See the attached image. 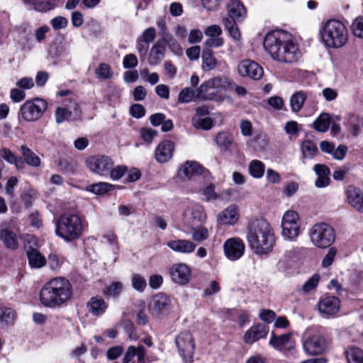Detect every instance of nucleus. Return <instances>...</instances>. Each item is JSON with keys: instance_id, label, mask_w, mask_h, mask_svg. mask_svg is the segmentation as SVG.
<instances>
[{"instance_id": "nucleus-1", "label": "nucleus", "mask_w": 363, "mask_h": 363, "mask_svg": "<svg viewBox=\"0 0 363 363\" xmlns=\"http://www.w3.org/2000/svg\"><path fill=\"white\" fill-rule=\"evenodd\" d=\"M264 47L274 60L281 62L292 63L300 57L292 35L284 30L268 33L264 38Z\"/></svg>"}, {"instance_id": "nucleus-2", "label": "nucleus", "mask_w": 363, "mask_h": 363, "mask_svg": "<svg viewBox=\"0 0 363 363\" xmlns=\"http://www.w3.org/2000/svg\"><path fill=\"white\" fill-rule=\"evenodd\" d=\"M247 240L252 252L258 255L268 254L275 242L269 223L264 219H255L249 222Z\"/></svg>"}, {"instance_id": "nucleus-3", "label": "nucleus", "mask_w": 363, "mask_h": 363, "mask_svg": "<svg viewBox=\"0 0 363 363\" xmlns=\"http://www.w3.org/2000/svg\"><path fill=\"white\" fill-rule=\"evenodd\" d=\"M72 296L73 287L70 281L64 277H57L43 286L40 300L45 306L55 308L69 301Z\"/></svg>"}, {"instance_id": "nucleus-4", "label": "nucleus", "mask_w": 363, "mask_h": 363, "mask_svg": "<svg viewBox=\"0 0 363 363\" xmlns=\"http://www.w3.org/2000/svg\"><path fill=\"white\" fill-rule=\"evenodd\" d=\"M320 33L322 40L328 48H340L348 41V30L344 23L338 20L326 21Z\"/></svg>"}, {"instance_id": "nucleus-5", "label": "nucleus", "mask_w": 363, "mask_h": 363, "mask_svg": "<svg viewBox=\"0 0 363 363\" xmlns=\"http://www.w3.org/2000/svg\"><path fill=\"white\" fill-rule=\"evenodd\" d=\"M83 233V225L79 216L65 213L56 222V235L67 242L79 239Z\"/></svg>"}, {"instance_id": "nucleus-6", "label": "nucleus", "mask_w": 363, "mask_h": 363, "mask_svg": "<svg viewBox=\"0 0 363 363\" xmlns=\"http://www.w3.org/2000/svg\"><path fill=\"white\" fill-rule=\"evenodd\" d=\"M302 344L308 354L319 355L328 349L329 342L321 333L309 328L303 335Z\"/></svg>"}, {"instance_id": "nucleus-7", "label": "nucleus", "mask_w": 363, "mask_h": 363, "mask_svg": "<svg viewBox=\"0 0 363 363\" xmlns=\"http://www.w3.org/2000/svg\"><path fill=\"white\" fill-rule=\"evenodd\" d=\"M311 242L319 248H327L335 241L334 229L325 223H319L313 225L309 232Z\"/></svg>"}, {"instance_id": "nucleus-8", "label": "nucleus", "mask_w": 363, "mask_h": 363, "mask_svg": "<svg viewBox=\"0 0 363 363\" xmlns=\"http://www.w3.org/2000/svg\"><path fill=\"white\" fill-rule=\"evenodd\" d=\"M48 107L47 102L40 98L26 101L20 108L19 114L26 121L33 122L42 117Z\"/></svg>"}, {"instance_id": "nucleus-9", "label": "nucleus", "mask_w": 363, "mask_h": 363, "mask_svg": "<svg viewBox=\"0 0 363 363\" xmlns=\"http://www.w3.org/2000/svg\"><path fill=\"white\" fill-rule=\"evenodd\" d=\"M206 218L204 208L200 204L194 203L184 211L182 223L188 229H194L202 225Z\"/></svg>"}, {"instance_id": "nucleus-10", "label": "nucleus", "mask_w": 363, "mask_h": 363, "mask_svg": "<svg viewBox=\"0 0 363 363\" xmlns=\"http://www.w3.org/2000/svg\"><path fill=\"white\" fill-rule=\"evenodd\" d=\"M227 84L226 78L215 77L202 83L196 89V98L203 100H213Z\"/></svg>"}, {"instance_id": "nucleus-11", "label": "nucleus", "mask_w": 363, "mask_h": 363, "mask_svg": "<svg viewBox=\"0 0 363 363\" xmlns=\"http://www.w3.org/2000/svg\"><path fill=\"white\" fill-rule=\"evenodd\" d=\"M175 344L183 361L185 363H192L196 345L191 334L186 331L180 333L175 337Z\"/></svg>"}, {"instance_id": "nucleus-12", "label": "nucleus", "mask_w": 363, "mask_h": 363, "mask_svg": "<svg viewBox=\"0 0 363 363\" xmlns=\"http://www.w3.org/2000/svg\"><path fill=\"white\" fill-rule=\"evenodd\" d=\"M282 235L288 240H295L300 234L298 214L294 211H286L282 218Z\"/></svg>"}, {"instance_id": "nucleus-13", "label": "nucleus", "mask_w": 363, "mask_h": 363, "mask_svg": "<svg viewBox=\"0 0 363 363\" xmlns=\"http://www.w3.org/2000/svg\"><path fill=\"white\" fill-rule=\"evenodd\" d=\"M85 163L91 172L101 176H108L113 167L112 159L101 155L89 157Z\"/></svg>"}, {"instance_id": "nucleus-14", "label": "nucleus", "mask_w": 363, "mask_h": 363, "mask_svg": "<svg viewBox=\"0 0 363 363\" xmlns=\"http://www.w3.org/2000/svg\"><path fill=\"white\" fill-rule=\"evenodd\" d=\"M170 302V298L167 295L163 293H158L153 296L152 302L150 303L149 309L152 315L160 317L168 313Z\"/></svg>"}, {"instance_id": "nucleus-15", "label": "nucleus", "mask_w": 363, "mask_h": 363, "mask_svg": "<svg viewBox=\"0 0 363 363\" xmlns=\"http://www.w3.org/2000/svg\"><path fill=\"white\" fill-rule=\"evenodd\" d=\"M225 256L230 260L240 259L244 254L245 245L239 238L228 239L223 245Z\"/></svg>"}, {"instance_id": "nucleus-16", "label": "nucleus", "mask_w": 363, "mask_h": 363, "mask_svg": "<svg viewBox=\"0 0 363 363\" xmlns=\"http://www.w3.org/2000/svg\"><path fill=\"white\" fill-rule=\"evenodd\" d=\"M172 280L180 285L186 284L191 278V270L189 266L184 263L174 264L170 268Z\"/></svg>"}, {"instance_id": "nucleus-17", "label": "nucleus", "mask_w": 363, "mask_h": 363, "mask_svg": "<svg viewBox=\"0 0 363 363\" xmlns=\"http://www.w3.org/2000/svg\"><path fill=\"white\" fill-rule=\"evenodd\" d=\"M238 71L242 77H249L252 79L258 80L263 75L262 68L255 62L245 60L238 66Z\"/></svg>"}, {"instance_id": "nucleus-18", "label": "nucleus", "mask_w": 363, "mask_h": 363, "mask_svg": "<svg viewBox=\"0 0 363 363\" xmlns=\"http://www.w3.org/2000/svg\"><path fill=\"white\" fill-rule=\"evenodd\" d=\"M340 299L334 296H328L321 298L318 303V311L326 316H333L340 310Z\"/></svg>"}, {"instance_id": "nucleus-19", "label": "nucleus", "mask_w": 363, "mask_h": 363, "mask_svg": "<svg viewBox=\"0 0 363 363\" xmlns=\"http://www.w3.org/2000/svg\"><path fill=\"white\" fill-rule=\"evenodd\" d=\"M81 114L79 106L77 103L70 101L66 107H57L55 111V121L57 123H61L65 120H68L72 115L73 118L79 117Z\"/></svg>"}, {"instance_id": "nucleus-20", "label": "nucleus", "mask_w": 363, "mask_h": 363, "mask_svg": "<svg viewBox=\"0 0 363 363\" xmlns=\"http://www.w3.org/2000/svg\"><path fill=\"white\" fill-rule=\"evenodd\" d=\"M167 43L166 38H161L152 47L148 56V63L150 65H157L164 59Z\"/></svg>"}, {"instance_id": "nucleus-21", "label": "nucleus", "mask_w": 363, "mask_h": 363, "mask_svg": "<svg viewBox=\"0 0 363 363\" xmlns=\"http://www.w3.org/2000/svg\"><path fill=\"white\" fill-rule=\"evenodd\" d=\"M348 203L359 213H363V191L358 187L350 185L346 189Z\"/></svg>"}, {"instance_id": "nucleus-22", "label": "nucleus", "mask_w": 363, "mask_h": 363, "mask_svg": "<svg viewBox=\"0 0 363 363\" xmlns=\"http://www.w3.org/2000/svg\"><path fill=\"white\" fill-rule=\"evenodd\" d=\"M174 145L171 140H164L160 143L155 151V160L160 163L169 161L173 155Z\"/></svg>"}, {"instance_id": "nucleus-23", "label": "nucleus", "mask_w": 363, "mask_h": 363, "mask_svg": "<svg viewBox=\"0 0 363 363\" xmlns=\"http://www.w3.org/2000/svg\"><path fill=\"white\" fill-rule=\"evenodd\" d=\"M269 327L264 324H257L252 326L245 334L244 340L247 344H252L261 338L266 337Z\"/></svg>"}, {"instance_id": "nucleus-24", "label": "nucleus", "mask_w": 363, "mask_h": 363, "mask_svg": "<svg viewBox=\"0 0 363 363\" xmlns=\"http://www.w3.org/2000/svg\"><path fill=\"white\" fill-rule=\"evenodd\" d=\"M269 344L276 350H290L294 347V342L291 339V333H286L281 335H277L272 333Z\"/></svg>"}, {"instance_id": "nucleus-25", "label": "nucleus", "mask_w": 363, "mask_h": 363, "mask_svg": "<svg viewBox=\"0 0 363 363\" xmlns=\"http://www.w3.org/2000/svg\"><path fill=\"white\" fill-rule=\"evenodd\" d=\"M167 245L172 250L182 253L189 254L193 252L196 249V244L189 240L177 239L167 242Z\"/></svg>"}, {"instance_id": "nucleus-26", "label": "nucleus", "mask_w": 363, "mask_h": 363, "mask_svg": "<svg viewBox=\"0 0 363 363\" xmlns=\"http://www.w3.org/2000/svg\"><path fill=\"white\" fill-rule=\"evenodd\" d=\"M202 174V167L196 162L187 161L179 169L178 175L184 179H189L191 177Z\"/></svg>"}, {"instance_id": "nucleus-27", "label": "nucleus", "mask_w": 363, "mask_h": 363, "mask_svg": "<svg viewBox=\"0 0 363 363\" xmlns=\"http://www.w3.org/2000/svg\"><path fill=\"white\" fill-rule=\"evenodd\" d=\"M247 14L244 5L238 0H231L228 4V16L238 22L242 21Z\"/></svg>"}, {"instance_id": "nucleus-28", "label": "nucleus", "mask_w": 363, "mask_h": 363, "mask_svg": "<svg viewBox=\"0 0 363 363\" xmlns=\"http://www.w3.org/2000/svg\"><path fill=\"white\" fill-rule=\"evenodd\" d=\"M313 170L318 176L315 185L318 188H324L330 184V169L325 164H317L313 167Z\"/></svg>"}, {"instance_id": "nucleus-29", "label": "nucleus", "mask_w": 363, "mask_h": 363, "mask_svg": "<svg viewBox=\"0 0 363 363\" xmlns=\"http://www.w3.org/2000/svg\"><path fill=\"white\" fill-rule=\"evenodd\" d=\"M238 219V214L235 206H230L220 212L217 217L219 224L222 225H233Z\"/></svg>"}, {"instance_id": "nucleus-30", "label": "nucleus", "mask_w": 363, "mask_h": 363, "mask_svg": "<svg viewBox=\"0 0 363 363\" xmlns=\"http://www.w3.org/2000/svg\"><path fill=\"white\" fill-rule=\"evenodd\" d=\"M23 1L37 11L47 12L56 8L60 0H23Z\"/></svg>"}, {"instance_id": "nucleus-31", "label": "nucleus", "mask_w": 363, "mask_h": 363, "mask_svg": "<svg viewBox=\"0 0 363 363\" xmlns=\"http://www.w3.org/2000/svg\"><path fill=\"white\" fill-rule=\"evenodd\" d=\"M108 307L103 298L100 296L91 297L87 303V308L90 313L95 316L104 314Z\"/></svg>"}, {"instance_id": "nucleus-32", "label": "nucleus", "mask_w": 363, "mask_h": 363, "mask_svg": "<svg viewBox=\"0 0 363 363\" xmlns=\"http://www.w3.org/2000/svg\"><path fill=\"white\" fill-rule=\"evenodd\" d=\"M135 356L137 357L138 363H145V349L143 345L137 347H128L123 359V363H129Z\"/></svg>"}, {"instance_id": "nucleus-33", "label": "nucleus", "mask_w": 363, "mask_h": 363, "mask_svg": "<svg viewBox=\"0 0 363 363\" xmlns=\"http://www.w3.org/2000/svg\"><path fill=\"white\" fill-rule=\"evenodd\" d=\"M29 264L33 268H40L45 265L46 259L36 249L29 247L26 250Z\"/></svg>"}, {"instance_id": "nucleus-34", "label": "nucleus", "mask_w": 363, "mask_h": 363, "mask_svg": "<svg viewBox=\"0 0 363 363\" xmlns=\"http://www.w3.org/2000/svg\"><path fill=\"white\" fill-rule=\"evenodd\" d=\"M0 240L9 249L16 250L18 247L16 234L9 229L5 228L0 230Z\"/></svg>"}, {"instance_id": "nucleus-35", "label": "nucleus", "mask_w": 363, "mask_h": 363, "mask_svg": "<svg viewBox=\"0 0 363 363\" xmlns=\"http://www.w3.org/2000/svg\"><path fill=\"white\" fill-rule=\"evenodd\" d=\"M20 151L26 163L30 166L37 167L40 164V157L26 145H21Z\"/></svg>"}, {"instance_id": "nucleus-36", "label": "nucleus", "mask_w": 363, "mask_h": 363, "mask_svg": "<svg viewBox=\"0 0 363 363\" xmlns=\"http://www.w3.org/2000/svg\"><path fill=\"white\" fill-rule=\"evenodd\" d=\"M215 142L222 151L229 150L233 142V137L228 132H220L217 134Z\"/></svg>"}, {"instance_id": "nucleus-37", "label": "nucleus", "mask_w": 363, "mask_h": 363, "mask_svg": "<svg viewBox=\"0 0 363 363\" xmlns=\"http://www.w3.org/2000/svg\"><path fill=\"white\" fill-rule=\"evenodd\" d=\"M307 94L303 91L295 92L290 98V106L293 112H298L303 107Z\"/></svg>"}, {"instance_id": "nucleus-38", "label": "nucleus", "mask_w": 363, "mask_h": 363, "mask_svg": "<svg viewBox=\"0 0 363 363\" xmlns=\"http://www.w3.org/2000/svg\"><path fill=\"white\" fill-rule=\"evenodd\" d=\"M238 22V21L229 18H223V19L225 28L234 40H239L241 38L240 32L237 26Z\"/></svg>"}, {"instance_id": "nucleus-39", "label": "nucleus", "mask_w": 363, "mask_h": 363, "mask_svg": "<svg viewBox=\"0 0 363 363\" xmlns=\"http://www.w3.org/2000/svg\"><path fill=\"white\" fill-rule=\"evenodd\" d=\"M331 118L328 113H322L314 121L313 128L318 132H326L330 126Z\"/></svg>"}, {"instance_id": "nucleus-40", "label": "nucleus", "mask_w": 363, "mask_h": 363, "mask_svg": "<svg viewBox=\"0 0 363 363\" xmlns=\"http://www.w3.org/2000/svg\"><path fill=\"white\" fill-rule=\"evenodd\" d=\"M202 68L204 70H212L217 65V60L213 55V51L206 48L204 49L202 53Z\"/></svg>"}, {"instance_id": "nucleus-41", "label": "nucleus", "mask_w": 363, "mask_h": 363, "mask_svg": "<svg viewBox=\"0 0 363 363\" xmlns=\"http://www.w3.org/2000/svg\"><path fill=\"white\" fill-rule=\"evenodd\" d=\"M16 315L11 308H0V326L1 328L13 324Z\"/></svg>"}, {"instance_id": "nucleus-42", "label": "nucleus", "mask_w": 363, "mask_h": 363, "mask_svg": "<svg viewBox=\"0 0 363 363\" xmlns=\"http://www.w3.org/2000/svg\"><path fill=\"white\" fill-rule=\"evenodd\" d=\"M114 186L107 182H98L89 184L86 190L96 195H103L113 189Z\"/></svg>"}, {"instance_id": "nucleus-43", "label": "nucleus", "mask_w": 363, "mask_h": 363, "mask_svg": "<svg viewBox=\"0 0 363 363\" xmlns=\"http://www.w3.org/2000/svg\"><path fill=\"white\" fill-rule=\"evenodd\" d=\"M345 354L348 363H363V350L359 347L349 348Z\"/></svg>"}, {"instance_id": "nucleus-44", "label": "nucleus", "mask_w": 363, "mask_h": 363, "mask_svg": "<svg viewBox=\"0 0 363 363\" xmlns=\"http://www.w3.org/2000/svg\"><path fill=\"white\" fill-rule=\"evenodd\" d=\"M301 152L303 158L312 159L318 152L316 145L311 140H305L301 144Z\"/></svg>"}, {"instance_id": "nucleus-45", "label": "nucleus", "mask_w": 363, "mask_h": 363, "mask_svg": "<svg viewBox=\"0 0 363 363\" xmlns=\"http://www.w3.org/2000/svg\"><path fill=\"white\" fill-rule=\"evenodd\" d=\"M191 123L193 126L196 129L208 130L213 127V121L209 117H193Z\"/></svg>"}, {"instance_id": "nucleus-46", "label": "nucleus", "mask_w": 363, "mask_h": 363, "mask_svg": "<svg viewBox=\"0 0 363 363\" xmlns=\"http://www.w3.org/2000/svg\"><path fill=\"white\" fill-rule=\"evenodd\" d=\"M264 164L262 162L254 160L249 164V172L255 178H261L264 172Z\"/></svg>"}, {"instance_id": "nucleus-47", "label": "nucleus", "mask_w": 363, "mask_h": 363, "mask_svg": "<svg viewBox=\"0 0 363 363\" xmlns=\"http://www.w3.org/2000/svg\"><path fill=\"white\" fill-rule=\"evenodd\" d=\"M196 98V90L194 91L193 89L186 87L182 89L178 95V103L186 104L193 101Z\"/></svg>"}, {"instance_id": "nucleus-48", "label": "nucleus", "mask_w": 363, "mask_h": 363, "mask_svg": "<svg viewBox=\"0 0 363 363\" xmlns=\"http://www.w3.org/2000/svg\"><path fill=\"white\" fill-rule=\"evenodd\" d=\"M95 74L99 79L106 80L112 77L113 72L111 67L103 62L100 63L95 69Z\"/></svg>"}, {"instance_id": "nucleus-49", "label": "nucleus", "mask_w": 363, "mask_h": 363, "mask_svg": "<svg viewBox=\"0 0 363 363\" xmlns=\"http://www.w3.org/2000/svg\"><path fill=\"white\" fill-rule=\"evenodd\" d=\"M1 157L10 164H14L18 169L21 167L23 162L20 158H18L9 149L3 147L0 153Z\"/></svg>"}, {"instance_id": "nucleus-50", "label": "nucleus", "mask_w": 363, "mask_h": 363, "mask_svg": "<svg viewBox=\"0 0 363 363\" xmlns=\"http://www.w3.org/2000/svg\"><path fill=\"white\" fill-rule=\"evenodd\" d=\"M350 128L352 134L354 136L361 132L363 121L356 115H352L349 118Z\"/></svg>"}, {"instance_id": "nucleus-51", "label": "nucleus", "mask_w": 363, "mask_h": 363, "mask_svg": "<svg viewBox=\"0 0 363 363\" xmlns=\"http://www.w3.org/2000/svg\"><path fill=\"white\" fill-rule=\"evenodd\" d=\"M189 230L192 232L191 238L194 241L201 242L208 238V229L202 225Z\"/></svg>"}, {"instance_id": "nucleus-52", "label": "nucleus", "mask_w": 363, "mask_h": 363, "mask_svg": "<svg viewBox=\"0 0 363 363\" xmlns=\"http://www.w3.org/2000/svg\"><path fill=\"white\" fill-rule=\"evenodd\" d=\"M131 284L133 289L140 292H143L147 286V282L145 279L138 274H133L131 279Z\"/></svg>"}, {"instance_id": "nucleus-53", "label": "nucleus", "mask_w": 363, "mask_h": 363, "mask_svg": "<svg viewBox=\"0 0 363 363\" xmlns=\"http://www.w3.org/2000/svg\"><path fill=\"white\" fill-rule=\"evenodd\" d=\"M320 281V276L318 274H313L308 279L305 284L302 286L301 291L304 294H308L310 291L315 289Z\"/></svg>"}, {"instance_id": "nucleus-54", "label": "nucleus", "mask_w": 363, "mask_h": 363, "mask_svg": "<svg viewBox=\"0 0 363 363\" xmlns=\"http://www.w3.org/2000/svg\"><path fill=\"white\" fill-rule=\"evenodd\" d=\"M351 28L353 34L356 37L363 38V16H358L355 18Z\"/></svg>"}, {"instance_id": "nucleus-55", "label": "nucleus", "mask_w": 363, "mask_h": 363, "mask_svg": "<svg viewBox=\"0 0 363 363\" xmlns=\"http://www.w3.org/2000/svg\"><path fill=\"white\" fill-rule=\"evenodd\" d=\"M16 40L23 51H30L34 46L31 36H17Z\"/></svg>"}, {"instance_id": "nucleus-56", "label": "nucleus", "mask_w": 363, "mask_h": 363, "mask_svg": "<svg viewBox=\"0 0 363 363\" xmlns=\"http://www.w3.org/2000/svg\"><path fill=\"white\" fill-rule=\"evenodd\" d=\"M50 25L55 30L63 29L67 27L68 20L63 16H57L50 20Z\"/></svg>"}, {"instance_id": "nucleus-57", "label": "nucleus", "mask_w": 363, "mask_h": 363, "mask_svg": "<svg viewBox=\"0 0 363 363\" xmlns=\"http://www.w3.org/2000/svg\"><path fill=\"white\" fill-rule=\"evenodd\" d=\"M123 289V285L121 282L116 281L111 284L106 289L105 294L107 296H118Z\"/></svg>"}, {"instance_id": "nucleus-58", "label": "nucleus", "mask_w": 363, "mask_h": 363, "mask_svg": "<svg viewBox=\"0 0 363 363\" xmlns=\"http://www.w3.org/2000/svg\"><path fill=\"white\" fill-rule=\"evenodd\" d=\"M203 195L206 196V201L216 200L220 199V194L215 191V186L210 184L203 190Z\"/></svg>"}, {"instance_id": "nucleus-59", "label": "nucleus", "mask_w": 363, "mask_h": 363, "mask_svg": "<svg viewBox=\"0 0 363 363\" xmlns=\"http://www.w3.org/2000/svg\"><path fill=\"white\" fill-rule=\"evenodd\" d=\"M142 139L147 143H151L152 139L157 135V132L152 128H143L140 130Z\"/></svg>"}, {"instance_id": "nucleus-60", "label": "nucleus", "mask_w": 363, "mask_h": 363, "mask_svg": "<svg viewBox=\"0 0 363 363\" xmlns=\"http://www.w3.org/2000/svg\"><path fill=\"white\" fill-rule=\"evenodd\" d=\"M127 171V167L123 165H119L113 168H111L108 175H110L111 178L113 180L120 179Z\"/></svg>"}, {"instance_id": "nucleus-61", "label": "nucleus", "mask_w": 363, "mask_h": 363, "mask_svg": "<svg viewBox=\"0 0 363 363\" xmlns=\"http://www.w3.org/2000/svg\"><path fill=\"white\" fill-rule=\"evenodd\" d=\"M138 58L134 54L126 55L123 60V65L125 69L134 68L138 65Z\"/></svg>"}, {"instance_id": "nucleus-62", "label": "nucleus", "mask_w": 363, "mask_h": 363, "mask_svg": "<svg viewBox=\"0 0 363 363\" xmlns=\"http://www.w3.org/2000/svg\"><path fill=\"white\" fill-rule=\"evenodd\" d=\"M204 34L208 38L219 37L222 34V29L218 25H212L205 29Z\"/></svg>"}, {"instance_id": "nucleus-63", "label": "nucleus", "mask_w": 363, "mask_h": 363, "mask_svg": "<svg viewBox=\"0 0 363 363\" xmlns=\"http://www.w3.org/2000/svg\"><path fill=\"white\" fill-rule=\"evenodd\" d=\"M155 29L154 28L150 27L144 30L140 39L146 44H149L155 40Z\"/></svg>"}, {"instance_id": "nucleus-64", "label": "nucleus", "mask_w": 363, "mask_h": 363, "mask_svg": "<svg viewBox=\"0 0 363 363\" xmlns=\"http://www.w3.org/2000/svg\"><path fill=\"white\" fill-rule=\"evenodd\" d=\"M336 253L337 250L334 247L330 248L329 250L328 251V253L323 259L322 265L324 267H328L330 266L334 261V258L336 255Z\"/></svg>"}]
</instances>
